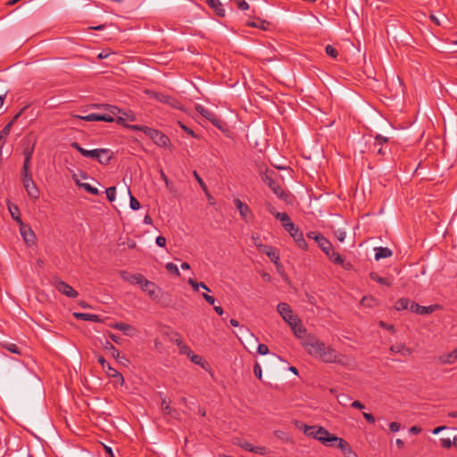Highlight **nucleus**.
I'll list each match as a JSON object with an SVG mask.
<instances>
[{"mask_svg":"<svg viewBox=\"0 0 457 457\" xmlns=\"http://www.w3.org/2000/svg\"><path fill=\"white\" fill-rule=\"evenodd\" d=\"M315 439L319 440L324 445H331L334 441H337L338 437L337 436L331 435L328 430L324 428L323 427L318 426L317 432L315 434Z\"/></svg>","mask_w":457,"mask_h":457,"instance_id":"obj_9","label":"nucleus"},{"mask_svg":"<svg viewBox=\"0 0 457 457\" xmlns=\"http://www.w3.org/2000/svg\"><path fill=\"white\" fill-rule=\"evenodd\" d=\"M337 442L338 443L337 447L343 452L344 454L352 449L350 445L342 438L338 437V440Z\"/></svg>","mask_w":457,"mask_h":457,"instance_id":"obj_37","label":"nucleus"},{"mask_svg":"<svg viewBox=\"0 0 457 457\" xmlns=\"http://www.w3.org/2000/svg\"><path fill=\"white\" fill-rule=\"evenodd\" d=\"M22 183L26 189V192L29 195V197L33 199H37L39 196V191L32 179L31 175L21 176Z\"/></svg>","mask_w":457,"mask_h":457,"instance_id":"obj_10","label":"nucleus"},{"mask_svg":"<svg viewBox=\"0 0 457 457\" xmlns=\"http://www.w3.org/2000/svg\"><path fill=\"white\" fill-rule=\"evenodd\" d=\"M292 237L294 238V240L295 241V243L297 244V245L300 248H302L303 250L307 249V243L305 242L302 232H299L297 234H293Z\"/></svg>","mask_w":457,"mask_h":457,"instance_id":"obj_30","label":"nucleus"},{"mask_svg":"<svg viewBox=\"0 0 457 457\" xmlns=\"http://www.w3.org/2000/svg\"><path fill=\"white\" fill-rule=\"evenodd\" d=\"M253 373L254 375L261 380L262 378V368L259 363H255L253 366Z\"/></svg>","mask_w":457,"mask_h":457,"instance_id":"obj_59","label":"nucleus"},{"mask_svg":"<svg viewBox=\"0 0 457 457\" xmlns=\"http://www.w3.org/2000/svg\"><path fill=\"white\" fill-rule=\"evenodd\" d=\"M120 276L124 281L131 285H138L139 287L145 278V276L141 273H130L127 270H120Z\"/></svg>","mask_w":457,"mask_h":457,"instance_id":"obj_13","label":"nucleus"},{"mask_svg":"<svg viewBox=\"0 0 457 457\" xmlns=\"http://www.w3.org/2000/svg\"><path fill=\"white\" fill-rule=\"evenodd\" d=\"M97 361L101 364L103 370L106 372V375L109 376V373H110L109 367H112V366L101 355L98 356Z\"/></svg>","mask_w":457,"mask_h":457,"instance_id":"obj_45","label":"nucleus"},{"mask_svg":"<svg viewBox=\"0 0 457 457\" xmlns=\"http://www.w3.org/2000/svg\"><path fill=\"white\" fill-rule=\"evenodd\" d=\"M361 303L363 306L371 308L378 304V301L372 296H363Z\"/></svg>","mask_w":457,"mask_h":457,"instance_id":"obj_34","label":"nucleus"},{"mask_svg":"<svg viewBox=\"0 0 457 457\" xmlns=\"http://www.w3.org/2000/svg\"><path fill=\"white\" fill-rule=\"evenodd\" d=\"M73 316L82 320H89L94 322H99L101 320L98 315L90 313L74 312Z\"/></svg>","mask_w":457,"mask_h":457,"instance_id":"obj_26","label":"nucleus"},{"mask_svg":"<svg viewBox=\"0 0 457 457\" xmlns=\"http://www.w3.org/2000/svg\"><path fill=\"white\" fill-rule=\"evenodd\" d=\"M392 353H401L403 356H410L412 351L403 344H396L390 347Z\"/></svg>","mask_w":457,"mask_h":457,"instance_id":"obj_23","label":"nucleus"},{"mask_svg":"<svg viewBox=\"0 0 457 457\" xmlns=\"http://www.w3.org/2000/svg\"><path fill=\"white\" fill-rule=\"evenodd\" d=\"M438 361L442 364H453L457 361V351L454 349L449 353L442 354L438 357Z\"/></svg>","mask_w":457,"mask_h":457,"instance_id":"obj_21","label":"nucleus"},{"mask_svg":"<svg viewBox=\"0 0 457 457\" xmlns=\"http://www.w3.org/2000/svg\"><path fill=\"white\" fill-rule=\"evenodd\" d=\"M170 402L168 401L166 398H163L161 403V408L163 411L168 412L171 407H170Z\"/></svg>","mask_w":457,"mask_h":457,"instance_id":"obj_53","label":"nucleus"},{"mask_svg":"<svg viewBox=\"0 0 457 457\" xmlns=\"http://www.w3.org/2000/svg\"><path fill=\"white\" fill-rule=\"evenodd\" d=\"M129 128L133 130L143 131L145 135L149 136L154 141V143L156 145H158L160 146H166V145H168V144L170 142V139L168 138V137L165 136L163 133H162L156 129L148 128L146 126L132 125V126H129Z\"/></svg>","mask_w":457,"mask_h":457,"instance_id":"obj_3","label":"nucleus"},{"mask_svg":"<svg viewBox=\"0 0 457 457\" xmlns=\"http://www.w3.org/2000/svg\"><path fill=\"white\" fill-rule=\"evenodd\" d=\"M256 247L259 251H261L262 253H267V252L270 251V249L272 248L271 246L263 245L262 243L256 244Z\"/></svg>","mask_w":457,"mask_h":457,"instance_id":"obj_63","label":"nucleus"},{"mask_svg":"<svg viewBox=\"0 0 457 457\" xmlns=\"http://www.w3.org/2000/svg\"><path fill=\"white\" fill-rule=\"evenodd\" d=\"M153 97L161 103L167 104L175 109H180V103L176 99L162 93H154Z\"/></svg>","mask_w":457,"mask_h":457,"instance_id":"obj_16","label":"nucleus"},{"mask_svg":"<svg viewBox=\"0 0 457 457\" xmlns=\"http://www.w3.org/2000/svg\"><path fill=\"white\" fill-rule=\"evenodd\" d=\"M193 175L195 178L196 181L201 186V187L206 192L207 187H206L205 183L204 182V180L201 179V177L198 175V173L195 170H194Z\"/></svg>","mask_w":457,"mask_h":457,"instance_id":"obj_55","label":"nucleus"},{"mask_svg":"<svg viewBox=\"0 0 457 457\" xmlns=\"http://www.w3.org/2000/svg\"><path fill=\"white\" fill-rule=\"evenodd\" d=\"M387 141H388L387 137H382L381 135L376 136L373 146L376 149L378 154H380V155L386 154V151L383 148V145L386 144Z\"/></svg>","mask_w":457,"mask_h":457,"instance_id":"obj_19","label":"nucleus"},{"mask_svg":"<svg viewBox=\"0 0 457 457\" xmlns=\"http://www.w3.org/2000/svg\"><path fill=\"white\" fill-rule=\"evenodd\" d=\"M290 328L295 336L301 340V344L303 346L304 339L311 334H306V328L301 324L300 319L295 323L291 325Z\"/></svg>","mask_w":457,"mask_h":457,"instance_id":"obj_15","label":"nucleus"},{"mask_svg":"<svg viewBox=\"0 0 457 457\" xmlns=\"http://www.w3.org/2000/svg\"><path fill=\"white\" fill-rule=\"evenodd\" d=\"M234 204L238 210L241 218L245 221L249 222L253 220V213L247 204H244L240 199L237 198L234 200Z\"/></svg>","mask_w":457,"mask_h":457,"instance_id":"obj_12","label":"nucleus"},{"mask_svg":"<svg viewBox=\"0 0 457 457\" xmlns=\"http://www.w3.org/2000/svg\"><path fill=\"white\" fill-rule=\"evenodd\" d=\"M303 347L311 356L326 363H337L347 366L352 361L349 356L338 353L330 345H327L315 335H310L304 339Z\"/></svg>","mask_w":457,"mask_h":457,"instance_id":"obj_1","label":"nucleus"},{"mask_svg":"<svg viewBox=\"0 0 457 457\" xmlns=\"http://www.w3.org/2000/svg\"><path fill=\"white\" fill-rule=\"evenodd\" d=\"M239 446L248 452H251L253 450V445H252L249 442L247 441H243L242 443L239 444Z\"/></svg>","mask_w":457,"mask_h":457,"instance_id":"obj_62","label":"nucleus"},{"mask_svg":"<svg viewBox=\"0 0 457 457\" xmlns=\"http://www.w3.org/2000/svg\"><path fill=\"white\" fill-rule=\"evenodd\" d=\"M266 209L269 212L273 214L277 218V214H283V212H278L270 203L265 204Z\"/></svg>","mask_w":457,"mask_h":457,"instance_id":"obj_58","label":"nucleus"},{"mask_svg":"<svg viewBox=\"0 0 457 457\" xmlns=\"http://www.w3.org/2000/svg\"><path fill=\"white\" fill-rule=\"evenodd\" d=\"M96 160L102 164H108L112 158V153L109 149H98Z\"/></svg>","mask_w":457,"mask_h":457,"instance_id":"obj_20","label":"nucleus"},{"mask_svg":"<svg viewBox=\"0 0 457 457\" xmlns=\"http://www.w3.org/2000/svg\"><path fill=\"white\" fill-rule=\"evenodd\" d=\"M71 146L79 152L84 157L97 158V154H99L98 149L94 150H87L80 146V145L77 142H72Z\"/></svg>","mask_w":457,"mask_h":457,"instance_id":"obj_17","label":"nucleus"},{"mask_svg":"<svg viewBox=\"0 0 457 457\" xmlns=\"http://www.w3.org/2000/svg\"><path fill=\"white\" fill-rule=\"evenodd\" d=\"M166 270L173 274H175L176 276L179 277L180 276V272L179 270V268L177 267L176 264L172 263V262H168L165 266Z\"/></svg>","mask_w":457,"mask_h":457,"instance_id":"obj_46","label":"nucleus"},{"mask_svg":"<svg viewBox=\"0 0 457 457\" xmlns=\"http://www.w3.org/2000/svg\"><path fill=\"white\" fill-rule=\"evenodd\" d=\"M375 252H376L375 259L377 261H378L380 259L391 257L393 254L392 251L387 247H381V246L376 247Z\"/></svg>","mask_w":457,"mask_h":457,"instance_id":"obj_25","label":"nucleus"},{"mask_svg":"<svg viewBox=\"0 0 457 457\" xmlns=\"http://www.w3.org/2000/svg\"><path fill=\"white\" fill-rule=\"evenodd\" d=\"M257 351H258V353H259L260 354H262V355H265V354L269 353V348H268V346H267L266 345H264V344H260V345H258Z\"/></svg>","mask_w":457,"mask_h":457,"instance_id":"obj_61","label":"nucleus"},{"mask_svg":"<svg viewBox=\"0 0 457 457\" xmlns=\"http://www.w3.org/2000/svg\"><path fill=\"white\" fill-rule=\"evenodd\" d=\"M208 5L215 12L218 16L224 17L225 10L220 0H205Z\"/></svg>","mask_w":457,"mask_h":457,"instance_id":"obj_22","label":"nucleus"},{"mask_svg":"<svg viewBox=\"0 0 457 457\" xmlns=\"http://www.w3.org/2000/svg\"><path fill=\"white\" fill-rule=\"evenodd\" d=\"M78 185L79 187H83L87 192H88L94 195H97L99 194V191L96 187H94L87 183H78Z\"/></svg>","mask_w":457,"mask_h":457,"instance_id":"obj_40","label":"nucleus"},{"mask_svg":"<svg viewBox=\"0 0 457 457\" xmlns=\"http://www.w3.org/2000/svg\"><path fill=\"white\" fill-rule=\"evenodd\" d=\"M188 357L190 358L191 361L194 362L195 364H200L202 361V357L193 353Z\"/></svg>","mask_w":457,"mask_h":457,"instance_id":"obj_64","label":"nucleus"},{"mask_svg":"<svg viewBox=\"0 0 457 457\" xmlns=\"http://www.w3.org/2000/svg\"><path fill=\"white\" fill-rule=\"evenodd\" d=\"M277 220H278L281 222V225L287 230L291 237H293V234L299 233V228L295 227V225L291 222L290 217L287 213L283 212V214H277Z\"/></svg>","mask_w":457,"mask_h":457,"instance_id":"obj_11","label":"nucleus"},{"mask_svg":"<svg viewBox=\"0 0 457 457\" xmlns=\"http://www.w3.org/2000/svg\"><path fill=\"white\" fill-rule=\"evenodd\" d=\"M370 277L372 280L381 284V285H384V286H386V287H390L391 286V282L386 278H382L380 277L378 273L376 272H370Z\"/></svg>","mask_w":457,"mask_h":457,"instance_id":"obj_31","label":"nucleus"},{"mask_svg":"<svg viewBox=\"0 0 457 457\" xmlns=\"http://www.w3.org/2000/svg\"><path fill=\"white\" fill-rule=\"evenodd\" d=\"M317 428H318V426L304 425L303 428V430L306 436L315 438V434L317 432Z\"/></svg>","mask_w":457,"mask_h":457,"instance_id":"obj_38","label":"nucleus"},{"mask_svg":"<svg viewBox=\"0 0 457 457\" xmlns=\"http://www.w3.org/2000/svg\"><path fill=\"white\" fill-rule=\"evenodd\" d=\"M247 25L253 28H259L262 30H266L268 28V23L264 21L248 22Z\"/></svg>","mask_w":457,"mask_h":457,"instance_id":"obj_41","label":"nucleus"},{"mask_svg":"<svg viewBox=\"0 0 457 457\" xmlns=\"http://www.w3.org/2000/svg\"><path fill=\"white\" fill-rule=\"evenodd\" d=\"M409 303H410V299L400 298L395 303V308L397 311L408 310Z\"/></svg>","mask_w":457,"mask_h":457,"instance_id":"obj_32","label":"nucleus"},{"mask_svg":"<svg viewBox=\"0 0 457 457\" xmlns=\"http://www.w3.org/2000/svg\"><path fill=\"white\" fill-rule=\"evenodd\" d=\"M327 256L336 264H341L345 270H349L351 268V264L349 262L345 263L344 258L333 249L327 254Z\"/></svg>","mask_w":457,"mask_h":457,"instance_id":"obj_18","label":"nucleus"},{"mask_svg":"<svg viewBox=\"0 0 457 457\" xmlns=\"http://www.w3.org/2000/svg\"><path fill=\"white\" fill-rule=\"evenodd\" d=\"M128 193L129 195V204H130V208L134 211H137L140 208V203L139 201L134 197L129 190V188L128 189Z\"/></svg>","mask_w":457,"mask_h":457,"instance_id":"obj_39","label":"nucleus"},{"mask_svg":"<svg viewBox=\"0 0 457 457\" xmlns=\"http://www.w3.org/2000/svg\"><path fill=\"white\" fill-rule=\"evenodd\" d=\"M34 145H33L31 147H27L24 149V152H23V154H24V159H30L32 158V155H33V152H34Z\"/></svg>","mask_w":457,"mask_h":457,"instance_id":"obj_54","label":"nucleus"},{"mask_svg":"<svg viewBox=\"0 0 457 457\" xmlns=\"http://www.w3.org/2000/svg\"><path fill=\"white\" fill-rule=\"evenodd\" d=\"M274 435H275L277 437H278V438H280V439H282V440H284V441H288V440H289V437H288L287 434H286L285 432H283V431H281V430H276V431H274Z\"/></svg>","mask_w":457,"mask_h":457,"instance_id":"obj_60","label":"nucleus"},{"mask_svg":"<svg viewBox=\"0 0 457 457\" xmlns=\"http://www.w3.org/2000/svg\"><path fill=\"white\" fill-rule=\"evenodd\" d=\"M178 347H179V351L180 353L182 354H187V356H190V354L193 353L189 346H187V345L183 344L182 341H179V343H178Z\"/></svg>","mask_w":457,"mask_h":457,"instance_id":"obj_42","label":"nucleus"},{"mask_svg":"<svg viewBox=\"0 0 457 457\" xmlns=\"http://www.w3.org/2000/svg\"><path fill=\"white\" fill-rule=\"evenodd\" d=\"M52 284L58 292L70 298H76L78 296V292L72 287L57 278H54Z\"/></svg>","mask_w":457,"mask_h":457,"instance_id":"obj_7","label":"nucleus"},{"mask_svg":"<svg viewBox=\"0 0 457 457\" xmlns=\"http://www.w3.org/2000/svg\"><path fill=\"white\" fill-rule=\"evenodd\" d=\"M104 349L108 350L113 358L118 360L120 358V352L113 346L110 342H106L104 345Z\"/></svg>","mask_w":457,"mask_h":457,"instance_id":"obj_36","label":"nucleus"},{"mask_svg":"<svg viewBox=\"0 0 457 457\" xmlns=\"http://www.w3.org/2000/svg\"><path fill=\"white\" fill-rule=\"evenodd\" d=\"M112 328L122 331L125 335L130 336L131 331L134 330V328L126 323L123 322H117L112 325Z\"/></svg>","mask_w":457,"mask_h":457,"instance_id":"obj_29","label":"nucleus"},{"mask_svg":"<svg viewBox=\"0 0 457 457\" xmlns=\"http://www.w3.org/2000/svg\"><path fill=\"white\" fill-rule=\"evenodd\" d=\"M106 197L110 202H113L116 196V189L114 187H108L105 191Z\"/></svg>","mask_w":457,"mask_h":457,"instance_id":"obj_47","label":"nucleus"},{"mask_svg":"<svg viewBox=\"0 0 457 457\" xmlns=\"http://www.w3.org/2000/svg\"><path fill=\"white\" fill-rule=\"evenodd\" d=\"M29 163H30V159H28V162H27V159H24L21 176L31 175L29 173Z\"/></svg>","mask_w":457,"mask_h":457,"instance_id":"obj_50","label":"nucleus"},{"mask_svg":"<svg viewBox=\"0 0 457 457\" xmlns=\"http://www.w3.org/2000/svg\"><path fill=\"white\" fill-rule=\"evenodd\" d=\"M274 177H278L277 174L273 170H266L262 179L263 182L271 189V191L278 195L280 199L287 200V194L285 190L280 187L278 182L274 179Z\"/></svg>","mask_w":457,"mask_h":457,"instance_id":"obj_4","label":"nucleus"},{"mask_svg":"<svg viewBox=\"0 0 457 457\" xmlns=\"http://www.w3.org/2000/svg\"><path fill=\"white\" fill-rule=\"evenodd\" d=\"M268 257L270 259V261L274 263H278L279 260V254L274 249L271 248L270 251L267 252L266 253Z\"/></svg>","mask_w":457,"mask_h":457,"instance_id":"obj_43","label":"nucleus"},{"mask_svg":"<svg viewBox=\"0 0 457 457\" xmlns=\"http://www.w3.org/2000/svg\"><path fill=\"white\" fill-rule=\"evenodd\" d=\"M106 110L108 111L106 113H90L86 116L79 115L77 117L86 121L112 122L114 121V116L120 112L119 108L113 105H107Z\"/></svg>","mask_w":457,"mask_h":457,"instance_id":"obj_2","label":"nucleus"},{"mask_svg":"<svg viewBox=\"0 0 457 457\" xmlns=\"http://www.w3.org/2000/svg\"><path fill=\"white\" fill-rule=\"evenodd\" d=\"M1 346L12 353H16V354L21 353L19 347L15 344L2 343Z\"/></svg>","mask_w":457,"mask_h":457,"instance_id":"obj_35","label":"nucleus"},{"mask_svg":"<svg viewBox=\"0 0 457 457\" xmlns=\"http://www.w3.org/2000/svg\"><path fill=\"white\" fill-rule=\"evenodd\" d=\"M7 207L8 211L12 216V218L18 222V224H21L22 222L21 216H20V210L19 207L16 204H12L10 201L7 202Z\"/></svg>","mask_w":457,"mask_h":457,"instance_id":"obj_24","label":"nucleus"},{"mask_svg":"<svg viewBox=\"0 0 457 457\" xmlns=\"http://www.w3.org/2000/svg\"><path fill=\"white\" fill-rule=\"evenodd\" d=\"M336 237L340 241L343 242L345 238L346 233L345 230L337 229L334 232Z\"/></svg>","mask_w":457,"mask_h":457,"instance_id":"obj_57","label":"nucleus"},{"mask_svg":"<svg viewBox=\"0 0 457 457\" xmlns=\"http://www.w3.org/2000/svg\"><path fill=\"white\" fill-rule=\"evenodd\" d=\"M195 110L204 118L209 120L216 128L223 129V121L217 118L216 115L212 111L199 104L195 106Z\"/></svg>","mask_w":457,"mask_h":457,"instance_id":"obj_8","label":"nucleus"},{"mask_svg":"<svg viewBox=\"0 0 457 457\" xmlns=\"http://www.w3.org/2000/svg\"><path fill=\"white\" fill-rule=\"evenodd\" d=\"M235 3L240 10L245 11L249 9V4L245 0H235Z\"/></svg>","mask_w":457,"mask_h":457,"instance_id":"obj_51","label":"nucleus"},{"mask_svg":"<svg viewBox=\"0 0 457 457\" xmlns=\"http://www.w3.org/2000/svg\"><path fill=\"white\" fill-rule=\"evenodd\" d=\"M20 226V233L28 245H34L36 242V235L34 231L31 229V228L29 225L24 224L23 222H21L19 224Z\"/></svg>","mask_w":457,"mask_h":457,"instance_id":"obj_14","label":"nucleus"},{"mask_svg":"<svg viewBox=\"0 0 457 457\" xmlns=\"http://www.w3.org/2000/svg\"><path fill=\"white\" fill-rule=\"evenodd\" d=\"M326 54L333 58H336L338 54L337 50L331 45H328L325 48Z\"/></svg>","mask_w":457,"mask_h":457,"instance_id":"obj_48","label":"nucleus"},{"mask_svg":"<svg viewBox=\"0 0 457 457\" xmlns=\"http://www.w3.org/2000/svg\"><path fill=\"white\" fill-rule=\"evenodd\" d=\"M13 124V120L10 121L8 124L4 126V128L0 131V138H3L5 140L6 137L10 133V129Z\"/></svg>","mask_w":457,"mask_h":457,"instance_id":"obj_44","label":"nucleus"},{"mask_svg":"<svg viewBox=\"0 0 457 457\" xmlns=\"http://www.w3.org/2000/svg\"><path fill=\"white\" fill-rule=\"evenodd\" d=\"M252 453L265 455L268 453V450L264 446H253Z\"/></svg>","mask_w":457,"mask_h":457,"instance_id":"obj_56","label":"nucleus"},{"mask_svg":"<svg viewBox=\"0 0 457 457\" xmlns=\"http://www.w3.org/2000/svg\"><path fill=\"white\" fill-rule=\"evenodd\" d=\"M440 444L443 448L449 449L453 445V441L450 438H441Z\"/></svg>","mask_w":457,"mask_h":457,"instance_id":"obj_49","label":"nucleus"},{"mask_svg":"<svg viewBox=\"0 0 457 457\" xmlns=\"http://www.w3.org/2000/svg\"><path fill=\"white\" fill-rule=\"evenodd\" d=\"M277 311L280 314L282 319L289 326L293 325L299 320V317L297 315L294 314L290 305L286 303H278L277 306Z\"/></svg>","mask_w":457,"mask_h":457,"instance_id":"obj_5","label":"nucleus"},{"mask_svg":"<svg viewBox=\"0 0 457 457\" xmlns=\"http://www.w3.org/2000/svg\"><path fill=\"white\" fill-rule=\"evenodd\" d=\"M440 309L438 304L429 305V306H421L420 307L419 314H430L433 312Z\"/></svg>","mask_w":457,"mask_h":457,"instance_id":"obj_33","label":"nucleus"},{"mask_svg":"<svg viewBox=\"0 0 457 457\" xmlns=\"http://www.w3.org/2000/svg\"><path fill=\"white\" fill-rule=\"evenodd\" d=\"M420 307V304H418L417 303L410 300L408 310H410L411 312H412L414 313H419Z\"/></svg>","mask_w":457,"mask_h":457,"instance_id":"obj_52","label":"nucleus"},{"mask_svg":"<svg viewBox=\"0 0 457 457\" xmlns=\"http://www.w3.org/2000/svg\"><path fill=\"white\" fill-rule=\"evenodd\" d=\"M109 370H110V373H109L108 377L113 378L114 382L119 384L120 386L124 385L125 379H124L122 374L112 367H109Z\"/></svg>","mask_w":457,"mask_h":457,"instance_id":"obj_28","label":"nucleus"},{"mask_svg":"<svg viewBox=\"0 0 457 457\" xmlns=\"http://www.w3.org/2000/svg\"><path fill=\"white\" fill-rule=\"evenodd\" d=\"M318 238H319V240L317 243H318L319 246L326 253V255L328 254V253H330V251H332V249H333L331 243L327 238H325L323 236L318 237Z\"/></svg>","mask_w":457,"mask_h":457,"instance_id":"obj_27","label":"nucleus"},{"mask_svg":"<svg viewBox=\"0 0 457 457\" xmlns=\"http://www.w3.org/2000/svg\"><path fill=\"white\" fill-rule=\"evenodd\" d=\"M140 287L143 291L147 293L149 297L152 300L157 301L160 297V295H162V289L153 281L146 279L145 278L143 279Z\"/></svg>","mask_w":457,"mask_h":457,"instance_id":"obj_6","label":"nucleus"}]
</instances>
